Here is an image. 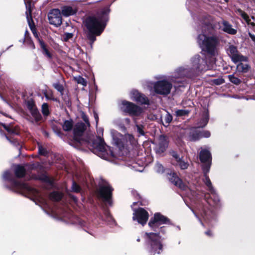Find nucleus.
<instances>
[{"label": "nucleus", "instance_id": "nucleus-1", "mask_svg": "<svg viewBox=\"0 0 255 255\" xmlns=\"http://www.w3.org/2000/svg\"><path fill=\"white\" fill-rule=\"evenodd\" d=\"M170 224V220L159 213H156L151 218L148 226L154 232L144 234L143 237L145 240L147 250L150 255L159 254L162 251V245L161 242L160 233L165 232L164 225Z\"/></svg>", "mask_w": 255, "mask_h": 255}, {"label": "nucleus", "instance_id": "nucleus-2", "mask_svg": "<svg viewBox=\"0 0 255 255\" xmlns=\"http://www.w3.org/2000/svg\"><path fill=\"white\" fill-rule=\"evenodd\" d=\"M214 21L212 17L206 15L199 20L198 31H201L197 37V42L203 51L214 55L217 52V47L219 38L214 29Z\"/></svg>", "mask_w": 255, "mask_h": 255}, {"label": "nucleus", "instance_id": "nucleus-3", "mask_svg": "<svg viewBox=\"0 0 255 255\" xmlns=\"http://www.w3.org/2000/svg\"><path fill=\"white\" fill-rule=\"evenodd\" d=\"M109 8H104L96 16H90L85 21V25L88 30L87 38L91 41V45L96 40V36L100 35L103 31L108 20Z\"/></svg>", "mask_w": 255, "mask_h": 255}, {"label": "nucleus", "instance_id": "nucleus-4", "mask_svg": "<svg viewBox=\"0 0 255 255\" xmlns=\"http://www.w3.org/2000/svg\"><path fill=\"white\" fill-rule=\"evenodd\" d=\"M155 78L157 80L156 82H146V86L149 90L163 96L169 95L173 87L170 76L158 75Z\"/></svg>", "mask_w": 255, "mask_h": 255}, {"label": "nucleus", "instance_id": "nucleus-5", "mask_svg": "<svg viewBox=\"0 0 255 255\" xmlns=\"http://www.w3.org/2000/svg\"><path fill=\"white\" fill-rule=\"evenodd\" d=\"M3 178L10 183L12 188L26 191L39 200L43 205L46 204V200L41 197V194L37 190L31 187L26 183L21 182L15 179L12 174L9 171H6L3 173Z\"/></svg>", "mask_w": 255, "mask_h": 255}, {"label": "nucleus", "instance_id": "nucleus-6", "mask_svg": "<svg viewBox=\"0 0 255 255\" xmlns=\"http://www.w3.org/2000/svg\"><path fill=\"white\" fill-rule=\"evenodd\" d=\"M93 152L98 156L105 160L113 161L115 154L111 148L105 144L102 138L100 136L97 137L93 143Z\"/></svg>", "mask_w": 255, "mask_h": 255}, {"label": "nucleus", "instance_id": "nucleus-7", "mask_svg": "<svg viewBox=\"0 0 255 255\" xmlns=\"http://www.w3.org/2000/svg\"><path fill=\"white\" fill-rule=\"evenodd\" d=\"M111 134L112 143L120 150L135 143V139L132 134L128 133L123 135L114 129L111 130Z\"/></svg>", "mask_w": 255, "mask_h": 255}, {"label": "nucleus", "instance_id": "nucleus-8", "mask_svg": "<svg viewBox=\"0 0 255 255\" xmlns=\"http://www.w3.org/2000/svg\"><path fill=\"white\" fill-rule=\"evenodd\" d=\"M187 65L194 76L208 68L204 54L202 53L195 55L191 58L189 64Z\"/></svg>", "mask_w": 255, "mask_h": 255}, {"label": "nucleus", "instance_id": "nucleus-9", "mask_svg": "<svg viewBox=\"0 0 255 255\" xmlns=\"http://www.w3.org/2000/svg\"><path fill=\"white\" fill-rule=\"evenodd\" d=\"M203 181L208 188L210 193L206 194L204 198L207 203L213 207H218L220 205V200L215 189L212 186L211 181L209 176H206V178H203Z\"/></svg>", "mask_w": 255, "mask_h": 255}, {"label": "nucleus", "instance_id": "nucleus-10", "mask_svg": "<svg viewBox=\"0 0 255 255\" xmlns=\"http://www.w3.org/2000/svg\"><path fill=\"white\" fill-rule=\"evenodd\" d=\"M113 190V189L109 183L104 181L100 185L97 190L98 196L100 198L102 199L105 203L111 205Z\"/></svg>", "mask_w": 255, "mask_h": 255}, {"label": "nucleus", "instance_id": "nucleus-11", "mask_svg": "<svg viewBox=\"0 0 255 255\" xmlns=\"http://www.w3.org/2000/svg\"><path fill=\"white\" fill-rule=\"evenodd\" d=\"M193 75L191 72L188 65L181 66L177 68L173 72L172 75L170 76L171 81L174 83H178L180 82L178 79L184 77L191 78Z\"/></svg>", "mask_w": 255, "mask_h": 255}, {"label": "nucleus", "instance_id": "nucleus-12", "mask_svg": "<svg viewBox=\"0 0 255 255\" xmlns=\"http://www.w3.org/2000/svg\"><path fill=\"white\" fill-rule=\"evenodd\" d=\"M121 109L129 115L133 116H139L143 112V108L127 101H122Z\"/></svg>", "mask_w": 255, "mask_h": 255}, {"label": "nucleus", "instance_id": "nucleus-13", "mask_svg": "<svg viewBox=\"0 0 255 255\" xmlns=\"http://www.w3.org/2000/svg\"><path fill=\"white\" fill-rule=\"evenodd\" d=\"M86 126L83 123H77L74 127L73 133L74 139L78 143L81 144H86L88 140L85 138V131Z\"/></svg>", "mask_w": 255, "mask_h": 255}, {"label": "nucleus", "instance_id": "nucleus-14", "mask_svg": "<svg viewBox=\"0 0 255 255\" xmlns=\"http://www.w3.org/2000/svg\"><path fill=\"white\" fill-rule=\"evenodd\" d=\"M200 159L203 163L202 169L204 173V178H206L209 172L211 164V154L205 149H202L200 153Z\"/></svg>", "mask_w": 255, "mask_h": 255}, {"label": "nucleus", "instance_id": "nucleus-15", "mask_svg": "<svg viewBox=\"0 0 255 255\" xmlns=\"http://www.w3.org/2000/svg\"><path fill=\"white\" fill-rule=\"evenodd\" d=\"M228 53L232 61L234 63L239 62H246L248 58L242 55L237 50L236 47L234 45H230L228 49Z\"/></svg>", "mask_w": 255, "mask_h": 255}, {"label": "nucleus", "instance_id": "nucleus-16", "mask_svg": "<svg viewBox=\"0 0 255 255\" xmlns=\"http://www.w3.org/2000/svg\"><path fill=\"white\" fill-rule=\"evenodd\" d=\"M149 217L148 212L144 209L140 208L137 210H134L132 219L134 221L143 226L146 224Z\"/></svg>", "mask_w": 255, "mask_h": 255}, {"label": "nucleus", "instance_id": "nucleus-17", "mask_svg": "<svg viewBox=\"0 0 255 255\" xmlns=\"http://www.w3.org/2000/svg\"><path fill=\"white\" fill-rule=\"evenodd\" d=\"M49 23L56 27L60 26L62 23V16L60 11L58 9L51 10L48 15Z\"/></svg>", "mask_w": 255, "mask_h": 255}, {"label": "nucleus", "instance_id": "nucleus-18", "mask_svg": "<svg viewBox=\"0 0 255 255\" xmlns=\"http://www.w3.org/2000/svg\"><path fill=\"white\" fill-rule=\"evenodd\" d=\"M168 145V141L166 136L161 135L158 138L155 143L154 150L156 153L161 154L167 149Z\"/></svg>", "mask_w": 255, "mask_h": 255}, {"label": "nucleus", "instance_id": "nucleus-19", "mask_svg": "<svg viewBox=\"0 0 255 255\" xmlns=\"http://www.w3.org/2000/svg\"><path fill=\"white\" fill-rule=\"evenodd\" d=\"M26 11L25 12V14L26 15V17L27 19V21L30 27V28L34 36L37 38L39 41V38L38 37V34L36 31V28L33 25V21L31 18V3L30 1H27L26 3Z\"/></svg>", "mask_w": 255, "mask_h": 255}, {"label": "nucleus", "instance_id": "nucleus-20", "mask_svg": "<svg viewBox=\"0 0 255 255\" xmlns=\"http://www.w3.org/2000/svg\"><path fill=\"white\" fill-rule=\"evenodd\" d=\"M169 175L168 178L170 181L174 185L184 191L188 189L190 190L188 186L186 183H183L175 173H170Z\"/></svg>", "mask_w": 255, "mask_h": 255}, {"label": "nucleus", "instance_id": "nucleus-21", "mask_svg": "<svg viewBox=\"0 0 255 255\" xmlns=\"http://www.w3.org/2000/svg\"><path fill=\"white\" fill-rule=\"evenodd\" d=\"M3 127L7 130L8 133V135H6L5 137L6 139L11 143L16 145L18 144L17 141L15 139H13L11 135H17L19 134V130L16 127H14L12 126H6L3 125Z\"/></svg>", "mask_w": 255, "mask_h": 255}, {"label": "nucleus", "instance_id": "nucleus-22", "mask_svg": "<svg viewBox=\"0 0 255 255\" xmlns=\"http://www.w3.org/2000/svg\"><path fill=\"white\" fill-rule=\"evenodd\" d=\"M210 132L207 130L199 131L196 128H193L190 132L189 138L191 140L195 141L202 137H209Z\"/></svg>", "mask_w": 255, "mask_h": 255}, {"label": "nucleus", "instance_id": "nucleus-23", "mask_svg": "<svg viewBox=\"0 0 255 255\" xmlns=\"http://www.w3.org/2000/svg\"><path fill=\"white\" fill-rule=\"evenodd\" d=\"M198 211L201 217L206 222L210 223L212 220L216 219V216L214 213L211 211H206L205 209L203 207H198Z\"/></svg>", "mask_w": 255, "mask_h": 255}, {"label": "nucleus", "instance_id": "nucleus-24", "mask_svg": "<svg viewBox=\"0 0 255 255\" xmlns=\"http://www.w3.org/2000/svg\"><path fill=\"white\" fill-rule=\"evenodd\" d=\"M27 107L28 109L30 111L32 116L36 120L38 121L40 118V115L34 103L31 101H28L27 102Z\"/></svg>", "mask_w": 255, "mask_h": 255}, {"label": "nucleus", "instance_id": "nucleus-25", "mask_svg": "<svg viewBox=\"0 0 255 255\" xmlns=\"http://www.w3.org/2000/svg\"><path fill=\"white\" fill-rule=\"evenodd\" d=\"M222 30L224 32L231 35H235L237 32V30L233 28L232 25L226 20H224L222 22Z\"/></svg>", "mask_w": 255, "mask_h": 255}, {"label": "nucleus", "instance_id": "nucleus-26", "mask_svg": "<svg viewBox=\"0 0 255 255\" xmlns=\"http://www.w3.org/2000/svg\"><path fill=\"white\" fill-rule=\"evenodd\" d=\"M77 10L71 6H64L62 9V14L65 16H68L76 13Z\"/></svg>", "mask_w": 255, "mask_h": 255}, {"label": "nucleus", "instance_id": "nucleus-27", "mask_svg": "<svg viewBox=\"0 0 255 255\" xmlns=\"http://www.w3.org/2000/svg\"><path fill=\"white\" fill-rule=\"evenodd\" d=\"M209 120V116L207 112H205L202 116L201 120L198 122L197 124V128H203L205 127Z\"/></svg>", "mask_w": 255, "mask_h": 255}, {"label": "nucleus", "instance_id": "nucleus-28", "mask_svg": "<svg viewBox=\"0 0 255 255\" xmlns=\"http://www.w3.org/2000/svg\"><path fill=\"white\" fill-rule=\"evenodd\" d=\"M39 42L40 46V47L41 48L42 50V53L43 54L46 56L47 58L51 59L52 58V55L50 53V52L48 50V49L46 48V45L44 43V42L39 39Z\"/></svg>", "mask_w": 255, "mask_h": 255}, {"label": "nucleus", "instance_id": "nucleus-29", "mask_svg": "<svg viewBox=\"0 0 255 255\" xmlns=\"http://www.w3.org/2000/svg\"><path fill=\"white\" fill-rule=\"evenodd\" d=\"M238 14L245 20L248 24L252 26H255V23L251 22V19L249 15L244 11L239 9L238 10Z\"/></svg>", "mask_w": 255, "mask_h": 255}, {"label": "nucleus", "instance_id": "nucleus-30", "mask_svg": "<svg viewBox=\"0 0 255 255\" xmlns=\"http://www.w3.org/2000/svg\"><path fill=\"white\" fill-rule=\"evenodd\" d=\"M14 173L17 177H22L26 174V169L20 165L16 166Z\"/></svg>", "mask_w": 255, "mask_h": 255}, {"label": "nucleus", "instance_id": "nucleus-31", "mask_svg": "<svg viewBox=\"0 0 255 255\" xmlns=\"http://www.w3.org/2000/svg\"><path fill=\"white\" fill-rule=\"evenodd\" d=\"M237 65V69L240 72L247 73L250 68L249 65L247 63H243L242 62Z\"/></svg>", "mask_w": 255, "mask_h": 255}, {"label": "nucleus", "instance_id": "nucleus-32", "mask_svg": "<svg viewBox=\"0 0 255 255\" xmlns=\"http://www.w3.org/2000/svg\"><path fill=\"white\" fill-rule=\"evenodd\" d=\"M63 129L65 131H70L73 127V122L71 120H66L62 125Z\"/></svg>", "mask_w": 255, "mask_h": 255}, {"label": "nucleus", "instance_id": "nucleus-33", "mask_svg": "<svg viewBox=\"0 0 255 255\" xmlns=\"http://www.w3.org/2000/svg\"><path fill=\"white\" fill-rule=\"evenodd\" d=\"M136 102L142 105H148L149 103L148 98L143 94H141L138 98L136 100Z\"/></svg>", "mask_w": 255, "mask_h": 255}, {"label": "nucleus", "instance_id": "nucleus-34", "mask_svg": "<svg viewBox=\"0 0 255 255\" xmlns=\"http://www.w3.org/2000/svg\"><path fill=\"white\" fill-rule=\"evenodd\" d=\"M50 199L52 200L57 201L62 197V194L58 192H53L49 195Z\"/></svg>", "mask_w": 255, "mask_h": 255}, {"label": "nucleus", "instance_id": "nucleus-35", "mask_svg": "<svg viewBox=\"0 0 255 255\" xmlns=\"http://www.w3.org/2000/svg\"><path fill=\"white\" fill-rule=\"evenodd\" d=\"M164 122H163V125L165 127H167L172 120V116L168 113L167 112L163 117Z\"/></svg>", "mask_w": 255, "mask_h": 255}, {"label": "nucleus", "instance_id": "nucleus-36", "mask_svg": "<svg viewBox=\"0 0 255 255\" xmlns=\"http://www.w3.org/2000/svg\"><path fill=\"white\" fill-rule=\"evenodd\" d=\"M141 94L136 90H132L129 93L130 99L136 102V100L138 98Z\"/></svg>", "mask_w": 255, "mask_h": 255}, {"label": "nucleus", "instance_id": "nucleus-37", "mask_svg": "<svg viewBox=\"0 0 255 255\" xmlns=\"http://www.w3.org/2000/svg\"><path fill=\"white\" fill-rule=\"evenodd\" d=\"M177 165L179 166L181 169H186L189 166V163L187 161H185L182 158L177 162Z\"/></svg>", "mask_w": 255, "mask_h": 255}, {"label": "nucleus", "instance_id": "nucleus-38", "mask_svg": "<svg viewBox=\"0 0 255 255\" xmlns=\"http://www.w3.org/2000/svg\"><path fill=\"white\" fill-rule=\"evenodd\" d=\"M134 123L137 128V132L141 135H143L144 134V126L142 125L138 124L136 122V119H134Z\"/></svg>", "mask_w": 255, "mask_h": 255}, {"label": "nucleus", "instance_id": "nucleus-39", "mask_svg": "<svg viewBox=\"0 0 255 255\" xmlns=\"http://www.w3.org/2000/svg\"><path fill=\"white\" fill-rule=\"evenodd\" d=\"M228 77L232 83L236 85H239L241 83V80L237 77H236L234 75H229Z\"/></svg>", "mask_w": 255, "mask_h": 255}, {"label": "nucleus", "instance_id": "nucleus-40", "mask_svg": "<svg viewBox=\"0 0 255 255\" xmlns=\"http://www.w3.org/2000/svg\"><path fill=\"white\" fill-rule=\"evenodd\" d=\"M44 95L47 100H51L53 101H56V99L53 97V93L51 90H46L44 93Z\"/></svg>", "mask_w": 255, "mask_h": 255}, {"label": "nucleus", "instance_id": "nucleus-41", "mask_svg": "<svg viewBox=\"0 0 255 255\" xmlns=\"http://www.w3.org/2000/svg\"><path fill=\"white\" fill-rule=\"evenodd\" d=\"M154 169L158 173H162L164 171L163 166L159 163H156Z\"/></svg>", "mask_w": 255, "mask_h": 255}, {"label": "nucleus", "instance_id": "nucleus-42", "mask_svg": "<svg viewBox=\"0 0 255 255\" xmlns=\"http://www.w3.org/2000/svg\"><path fill=\"white\" fill-rule=\"evenodd\" d=\"M75 79L78 84H80L84 86H86L87 85V81L83 77L79 76L75 77Z\"/></svg>", "mask_w": 255, "mask_h": 255}, {"label": "nucleus", "instance_id": "nucleus-43", "mask_svg": "<svg viewBox=\"0 0 255 255\" xmlns=\"http://www.w3.org/2000/svg\"><path fill=\"white\" fill-rule=\"evenodd\" d=\"M189 111L186 110H178L176 111L175 113L177 116H183L189 114Z\"/></svg>", "mask_w": 255, "mask_h": 255}, {"label": "nucleus", "instance_id": "nucleus-44", "mask_svg": "<svg viewBox=\"0 0 255 255\" xmlns=\"http://www.w3.org/2000/svg\"><path fill=\"white\" fill-rule=\"evenodd\" d=\"M42 112L43 114L45 116H47L49 112V108L47 104L44 103L42 105Z\"/></svg>", "mask_w": 255, "mask_h": 255}, {"label": "nucleus", "instance_id": "nucleus-45", "mask_svg": "<svg viewBox=\"0 0 255 255\" xmlns=\"http://www.w3.org/2000/svg\"><path fill=\"white\" fill-rule=\"evenodd\" d=\"M72 191L75 192H80L81 188L80 187L77 185L75 182H73L72 186Z\"/></svg>", "mask_w": 255, "mask_h": 255}, {"label": "nucleus", "instance_id": "nucleus-46", "mask_svg": "<svg viewBox=\"0 0 255 255\" xmlns=\"http://www.w3.org/2000/svg\"><path fill=\"white\" fill-rule=\"evenodd\" d=\"M53 87L59 92H60V93H62L64 89H63V87L62 86V85H61L60 84L58 83H55L53 84Z\"/></svg>", "mask_w": 255, "mask_h": 255}, {"label": "nucleus", "instance_id": "nucleus-47", "mask_svg": "<svg viewBox=\"0 0 255 255\" xmlns=\"http://www.w3.org/2000/svg\"><path fill=\"white\" fill-rule=\"evenodd\" d=\"M158 117L159 118V120H161V117L159 115L157 116L155 114H151L148 115L147 116L148 119L151 121L157 120L158 119Z\"/></svg>", "mask_w": 255, "mask_h": 255}, {"label": "nucleus", "instance_id": "nucleus-48", "mask_svg": "<svg viewBox=\"0 0 255 255\" xmlns=\"http://www.w3.org/2000/svg\"><path fill=\"white\" fill-rule=\"evenodd\" d=\"M213 84L216 85H219L224 83V80L222 78H218L214 79L212 81Z\"/></svg>", "mask_w": 255, "mask_h": 255}, {"label": "nucleus", "instance_id": "nucleus-49", "mask_svg": "<svg viewBox=\"0 0 255 255\" xmlns=\"http://www.w3.org/2000/svg\"><path fill=\"white\" fill-rule=\"evenodd\" d=\"M38 152L40 154L42 155H46L47 154L46 149L39 144H38Z\"/></svg>", "mask_w": 255, "mask_h": 255}, {"label": "nucleus", "instance_id": "nucleus-50", "mask_svg": "<svg viewBox=\"0 0 255 255\" xmlns=\"http://www.w3.org/2000/svg\"><path fill=\"white\" fill-rule=\"evenodd\" d=\"M170 154L171 155H172V156L174 158L175 160H176V162L179 161V160L180 159H181L179 156L178 155V154H177V153L174 151H172L170 152Z\"/></svg>", "mask_w": 255, "mask_h": 255}, {"label": "nucleus", "instance_id": "nucleus-51", "mask_svg": "<svg viewBox=\"0 0 255 255\" xmlns=\"http://www.w3.org/2000/svg\"><path fill=\"white\" fill-rule=\"evenodd\" d=\"M73 34L71 33H65L63 36V39L65 41H67L70 38H72Z\"/></svg>", "mask_w": 255, "mask_h": 255}, {"label": "nucleus", "instance_id": "nucleus-52", "mask_svg": "<svg viewBox=\"0 0 255 255\" xmlns=\"http://www.w3.org/2000/svg\"><path fill=\"white\" fill-rule=\"evenodd\" d=\"M39 166V163H36V164L33 163L32 164H30L28 167H27V168L30 169H34L36 168L37 166Z\"/></svg>", "mask_w": 255, "mask_h": 255}, {"label": "nucleus", "instance_id": "nucleus-53", "mask_svg": "<svg viewBox=\"0 0 255 255\" xmlns=\"http://www.w3.org/2000/svg\"><path fill=\"white\" fill-rule=\"evenodd\" d=\"M248 34L252 40L255 43V35L251 33L250 32H249Z\"/></svg>", "mask_w": 255, "mask_h": 255}, {"label": "nucleus", "instance_id": "nucleus-54", "mask_svg": "<svg viewBox=\"0 0 255 255\" xmlns=\"http://www.w3.org/2000/svg\"><path fill=\"white\" fill-rule=\"evenodd\" d=\"M105 215L107 217V220L109 221L112 220L110 213L108 211L105 212Z\"/></svg>", "mask_w": 255, "mask_h": 255}, {"label": "nucleus", "instance_id": "nucleus-55", "mask_svg": "<svg viewBox=\"0 0 255 255\" xmlns=\"http://www.w3.org/2000/svg\"><path fill=\"white\" fill-rule=\"evenodd\" d=\"M83 119L85 122V123H86L88 125L89 124L88 118L86 115L83 116Z\"/></svg>", "mask_w": 255, "mask_h": 255}, {"label": "nucleus", "instance_id": "nucleus-56", "mask_svg": "<svg viewBox=\"0 0 255 255\" xmlns=\"http://www.w3.org/2000/svg\"><path fill=\"white\" fill-rule=\"evenodd\" d=\"M205 234L208 236H212V234L210 231H208L205 232Z\"/></svg>", "mask_w": 255, "mask_h": 255}, {"label": "nucleus", "instance_id": "nucleus-57", "mask_svg": "<svg viewBox=\"0 0 255 255\" xmlns=\"http://www.w3.org/2000/svg\"><path fill=\"white\" fill-rule=\"evenodd\" d=\"M94 117L96 122V124L98 123V115L96 113H94Z\"/></svg>", "mask_w": 255, "mask_h": 255}, {"label": "nucleus", "instance_id": "nucleus-58", "mask_svg": "<svg viewBox=\"0 0 255 255\" xmlns=\"http://www.w3.org/2000/svg\"><path fill=\"white\" fill-rule=\"evenodd\" d=\"M194 214H195V216H196V217L199 219V221L201 222V224H202V225H203V223H202V221H201V218H200V217H199L197 215V214H196V213H194Z\"/></svg>", "mask_w": 255, "mask_h": 255}, {"label": "nucleus", "instance_id": "nucleus-59", "mask_svg": "<svg viewBox=\"0 0 255 255\" xmlns=\"http://www.w3.org/2000/svg\"><path fill=\"white\" fill-rule=\"evenodd\" d=\"M125 120L128 124H129L130 123V120L129 119L127 118L125 119Z\"/></svg>", "mask_w": 255, "mask_h": 255}, {"label": "nucleus", "instance_id": "nucleus-60", "mask_svg": "<svg viewBox=\"0 0 255 255\" xmlns=\"http://www.w3.org/2000/svg\"><path fill=\"white\" fill-rule=\"evenodd\" d=\"M30 178H31V179H35V178H36V176H34V175H32V176L30 177Z\"/></svg>", "mask_w": 255, "mask_h": 255}, {"label": "nucleus", "instance_id": "nucleus-61", "mask_svg": "<svg viewBox=\"0 0 255 255\" xmlns=\"http://www.w3.org/2000/svg\"><path fill=\"white\" fill-rule=\"evenodd\" d=\"M32 47L33 48H34V45L33 43H32Z\"/></svg>", "mask_w": 255, "mask_h": 255}, {"label": "nucleus", "instance_id": "nucleus-62", "mask_svg": "<svg viewBox=\"0 0 255 255\" xmlns=\"http://www.w3.org/2000/svg\"><path fill=\"white\" fill-rule=\"evenodd\" d=\"M136 240H137V242H139L140 241L139 238H137Z\"/></svg>", "mask_w": 255, "mask_h": 255}, {"label": "nucleus", "instance_id": "nucleus-63", "mask_svg": "<svg viewBox=\"0 0 255 255\" xmlns=\"http://www.w3.org/2000/svg\"><path fill=\"white\" fill-rule=\"evenodd\" d=\"M252 18L253 19H254V20H255V17H254V16H252Z\"/></svg>", "mask_w": 255, "mask_h": 255}, {"label": "nucleus", "instance_id": "nucleus-64", "mask_svg": "<svg viewBox=\"0 0 255 255\" xmlns=\"http://www.w3.org/2000/svg\"><path fill=\"white\" fill-rule=\"evenodd\" d=\"M27 33H28V31H27V30H26V31H25V34L26 35V34H27Z\"/></svg>", "mask_w": 255, "mask_h": 255}]
</instances>
